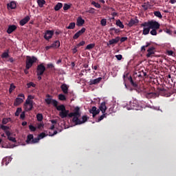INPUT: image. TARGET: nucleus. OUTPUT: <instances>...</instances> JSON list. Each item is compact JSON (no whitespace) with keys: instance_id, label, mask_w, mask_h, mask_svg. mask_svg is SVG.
I'll use <instances>...</instances> for the list:
<instances>
[{"instance_id":"f257e3e1","label":"nucleus","mask_w":176,"mask_h":176,"mask_svg":"<svg viewBox=\"0 0 176 176\" xmlns=\"http://www.w3.org/2000/svg\"><path fill=\"white\" fill-rule=\"evenodd\" d=\"M158 25L156 22H153V20L144 22L140 25V27L143 28V35H148L151 32V28H157Z\"/></svg>"},{"instance_id":"f03ea898","label":"nucleus","mask_w":176,"mask_h":176,"mask_svg":"<svg viewBox=\"0 0 176 176\" xmlns=\"http://www.w3.org/2000/svg\"><path fill=\"white\" fill-rule=\"evenodd\" d=\"M36 61H38V58H36V57L27 56L26 61H25L26 69H30V68H31V67H32V65H34V64H35V63H36Z\"/></svg>"},{"instance_id":"7ed1b4c3","label":"nucleus","mask_w":176,"mask_h":176,"mask_svg":"<svg viewBox=\"0 0 176 176\" xmlns=\"http://www.w3.org/2000/svg\"><path fill=\"white\" fill-rule=\"evenodd\" d=\"M58 111H60L59 116L60 118H61V119H64L68 117L69 110H66L65 106L64 104L59 105V107H58Z\"/></svg>"},{"instance_id":"20e7f679","label":"nucleus","mask_w":176,"mask_h":176,"mask_svg":"<svg viewBox=\"0 0 176 176\" xmlns=\"http://www.w3.org/2000/svg\"><path fill=\"white\" fill-rule=\"evenodd\" d=\"M46 97L47 98L45 100L46 104H47V105H50V104H52V105H53V107H54L58 110V108L60 107L58 106V101L51 98L52 96L50 94H47Z\"/></svg>"},{"instance_id":"39448f33","label":"nucleus","mask_w":176,"mask_h":176,"mask_svg":"<svg viewBox=\"0 0 176 176\" xmlns=\"http://www.w3.org/2000/svg\"><path fill=\"white\" fill-rule=\"evenodd\" d=\"M128 80L130 82L131 86H133L134 89L130 87V86L127 85V84L124 82V86L126 89H127V90H130V91H133V90H137V89H138V84L137 83V82H134V80H133V77H131V76L128 77Z\"/></svg>"},{"instance_id":"423d86ee","label":"nucleus","mask_w":176,"mask_h":176,"mask_svg":"<svg viewBox=\"0 0 176 176\" xmlns=\"http://www.w3.org/2000/svg\"><path fill=\"white\" fill-rule=\"evenodd\" d=\"M88 119H89V117H87V116H83L82 117V120H80L79 118H75L72 119V122L73 123H75L76 126H78V124H83V123H86Z\"/></svg>"},{"instance_id":"0eeeda50","label":"nucleus","mask_w":176,"mask_h":176,"mask_svg":"<svg viewBox=\"0 0 176 176\" xmlns=\"http://www.w3.org/2000/svg\"><path fill=\"white\" fill-rule=\"evenodd\" d=\"M24 100H25V96H24V94H19L18 98H16L14 100V107H19L20 104H22Z\"/></svg>"},{"instance_id":"6e6552de","label":"nucleus","mask_w":176,"mask_h":176,"mask_svg":"<svg viewBox=\"0 0 176 176\" xmlns=\"http://www.w3.org/2000/svg\"><path fill=\"white\" fill-rule=\"evenodd\" d=\"M45 71H46V67L43 65V63L37 65L36 68V75L37 76H42L43 74H45Z\"/></svg>"},{"instance_id":"1a4fd4ad","label":"nucleus","mask_w":176,"mask_h":176,"mask_svg":"<svg viewBox=\"0 0 176 176\" xmlns=\"http://www.w3.org/2000/svg\"><path fill=\"white\" fill-rule=\"evenodd\" d=\"M34 104H35L34 102H30L28 100L25 101L23 104V108L25 112H30V111H32L34 108Z\"/></svg>"},{"instance_id":"9d476101","label":"nucleus","mask_w":176,"mask_h":176,"mask_svg":"<svg viewBox=\"0 0 176 176\" xmlns=\"http://www.w3.org/2000/svg\"><path fill=\"white\" fill-rule=\"evenodd\" d=\"M26 142L28 144H36L39 142V138H34V135L30 134L27 137Z\"/></svg>"},{"instance_id":"9b49d317","label":"nucleus","mask_w":176,"mask_h":176,"mask_svg":"<svg viewBox=\"0 0 176 176\" xmlns=\"http://www.w3.org/2000/svg\"><path fill=\"white\" fill-rule=\"evenodd\" d=\"M127 109L129 110L133 109L135 111H138L140 109V106L138 105V103H137V101L133 100V102H129V107H128Z\"/></svg>"},{"instance_id":"f8f14e48","label":"nucleus","mask_w":176,"mask_h":176,"mask_svg":"<svg viewBox=\"0 0 176 176\" xmlns=\"http://www.w3.org/2000/svg\"><path fill=\"white\" fill-rule=\"evenodd\" d=\"M53 35H54V30H46L43 38L45 41H49L53 38Z\"/></svg>"},{"instance_id":"ddd939ff","label":"nucleus","mask_w":176,"mask_h":176,"mask_svg":"<svg viewBox=\"0 0 176 176\" xmlns=\"http://www.w3.org/2000/svg\"><path fill=\"white\" fill-rule=\"evenodd\" d=\"M145 97L148 100L151 98H156V97H159V94L157 92H145Z\"/></svg>"},{"instance_id":"4468645a","label":"nucleus","mask_w":176,"mask_h":176,"mask_svg":"<svg viewBox=\"0 0 176 176\" xmlns=\"http://www.w3.org/2000/svg\"><path fill=\"white\" fill-rule=\"evenodd\" d=\"M153 23H156L157 24L158 28H151V30H151L150 34H151V35L156 36V35H157V30H159L160 28V23H159V22H157L156 21H153Z\"/></svg>"},{"instance_id":"2eb2a0df","label":"nucleus","mask_w":176,"mask_h":176,"mask_svg":"<svg viewBox=\"0 0 176 176\" xmlns=\"http://www.w3.org/2000/svg\"><path fill=\"white\" fill-rule=\"evenodd\" d=\"M89 113H92L93 118H96V116L100 113V109H97V107L94 106L91 109H89Z\"/></svg>"},{"instance_id":"dca6fc26","label":"nucleus","mask_w":176,"mask_h":176,"mask_svg":"<svg viewBox=\"0 0 176 176\" xmlns=\"http://www.w3.org/2000/svg\"><path fill=\"white\" fill-rule=\"evenodd\" d=\"M120 41V37L117 36L115 38H113L111 40H109L107 43V46H112V45H116Z\"/></svg>"},{"instance_id":"f3484780","label":"nucleus","mask_w":176,"mask_h":176,"mask_svg":"<svg viewBox=\"0 0 176 176\" xmlns=\"http://www.w3.org/2000/svg\"><path fill=\"white\" fill-rule=\"evenodd\" d=\"M85 32H86V28H82L80 30H79L78 32H77L73 36V39H78V38H79V36H80V35L85 34Z\"/></svg>"},{"instance_id":"a211bd4d","label":"nucleus","mask_w":176,"mask_h":176,"mask_svg":"<svg viewBox=\"0 0 176 176\" xmlns=\"http://www.w3.org/2000/svg\"><path fill=\"white\" fill-rule=\"evenodd\" d=\"M155 47H151L148 49L147 54H146V58H149L151 57H153V55L155 54Z\"/></svg>"},{"instance_id":"6ab92c4d","label":"nucleus","mask_w":176,"mask_h":176,"mask_svg":"<svg viewBox=\"0 0 176 176\" xmlns=\"http://www.w3.org/2000/svg\"><path fill=\"white\" fill-rule=\"evenodd\" d=\"M74 117L73 119H75V118H80V108L79 107H76L74 109Z\"/></svg>"},{"instance_id":"aec40b11","label":"nucleus","mask_w":176,"mask_h":176,"mask_svg":"<svg viewBox=\"0 0 176 176\" xmlns=\"http://www.w3.org/2000/svg\"><path fill=\"white\" fill-rule=\"evenodd\" d=\"M107 109V102H102L99 106V111H102V113H105Z\"/></svg>"},{"instance_id":"412c9836","label":"nucleus","mask_w":176,"mask_h":176,"mask_svg":"<svg viewBox=\"0 0 176 176\" xmlns=\"http://www.w3.org/2000/svg\"><path fill=\"white\" fill-rule=\"evenodd\" d=\"M76 25L77 27H82L83 24H85V19H82V16H80L76 19Z\"/></svg>"},{"instance_id":"4be33fe9","label":"nucleus","mask_w":176,"mask_h":176,"mask_svg":"<svg viewBox=\"0 0 176 176\" xmlns=\"http://www.w3.org/2000/svg\"><path fill=\"white\" fill-rule=\"evenodd\" d=\"M138 23H140V21L138 19H131L128 25L129 27H133V25H137V24H138Z\"/></svg>"},{"instance_id":"5701e85b","label":"nucleus","mask_w":176,"mask_h":176,"mask_svg":"<svg viewBox=\"0 0 176 176\" xmlns=\"http://www.w3.org/2000/svg\"><path fill=\"white\" fill-rule=\"evenodd\" d=\"M101 80H102V78H101V77H99L96 79L90 80L89 85H90V86H91L93 85H98V83H100L101 82Z\"/></svg>"},{"instance_id":"b1692460","label":"nucleus","mask_w":176,"mask_h":176,"mask_svg":"<svg viewBox=\"0 0 176 176\" xmlns=\"http://www.w3.org/2000/svg\"><path fill=\"white\" fill-rule=\"evenodd\" d=\"M17 30V26L16 25H10L7 30L8 34H12L14 31H16Z\"/></svg>"},{"instance_id":"393cba45","label":"nucleus","mask_w":176,"mask_h":176,"mask_svg":"<svg viewBox=\"0 0 176 176\" xmlns=\"http://www.w3.org/2000/svg\"><path fill=\"white\" fill-rule=\"evenodd\" d=\"M30 20V17L28 16H25L24 19H21L19 22L20 25H25Z\"/></svg>"},{"instance_id":"a878e982","label":"nucleus","mask_w":176,"mask_h":176,"mask_svg":"<svg viewBox=\"0 0 176 176\" xmlns=\"http://www.w3.org/2000/svg\"><path fill=\"white\" fill-rule=\"evenodd\" d=\"M60 89L64 93V94H68V86H67L66 84H63L60 86Z\"/></svg>"},{"instance_id":"bb28decb","label":"nucleus","mask_w":176,"mask_h":176,"mask_svg":"<svg viewBox=\"0 0 176 176\" xmlns=\"http://www.w3.org/2000/svg\"><path fill=\"white\" fill-rule=\"evenodd\" d=\"M7 6L8 9H14L15 8H17V4H16V2L14 1H11Z\"/></svg>"},{"instance_id":"cd10ccee","label":"nucleus","mask_w":176,"mask_h":176,"mask_svg":"<svg viewBox=\"0 0 176 176\" xmlns=\"http://www.w3.org/2000/svg\"><path fill=\"white\" fill-rule=\"evenodd\" d=\"M61 8H63V3H58L55 7H54V10L56 12H58V10H60V9H61Z\"/></svg>"},{"instance_id":"c85d7f7f","label":"nucleus","mask_w":176,"mask_h":176,"mask_svg":"<svg viewBox=\"0 0 176 176\" xmlns=\"http://www.w3.org/2000/svg\"><path fill=\"white\" fill-rule=\"evenodd\" d=\"M153 14L155 16V17H158V19H163V15H162L160 11H155Z\"/></svg>"},{"instance_id":"c756f323","label":"nucleus","mask_w":176,"mask_h":176,"mask_svg":"<svg viewBox=\"0 0 176 176\" xmlns=\"http://www.w3.org/2000/svg\"><path fill=\"white\" fill-rule=\"evenodd\" d=\"M95 47H96V44L95 43L89 44L85 47V50H91V49H94Z\"/></svg>"},{"instance_id":"7c9ffc66","label":"nucleus","mask_w":176,"mask_h":176,"mask_svg":"<svg viewBox=\"0 0 176 176\" xmlns=\"http://www.w3.org/2000/svg\"><path fill=\"white\" fill-rule=\"evenodd\" d=\"M75 25H76V24L74 22H72L67 27H66V28L67 30H74L75 28Z\"/></svg>"},{"instance_id":"2f4dec72","label":"nucleus","mask_w":176,"mask_h":176,"mask_svg":"<svg viewBox=\"0 0 176 176\" xmlns=\"http://www.w3.org/2000/svg\"><path fill=\"white\" fill-rule=\"evenodd\" d=\"M37 3L39 8H43V6L45 3H46V1L45 0H37Z\"/></svg>"},{"instance_id":"473e14b6","label":"nucleus","mask_w":176,"mask_h":176,"mask_svg":"<svg viewBox=\"0 0 176 176\" xmlns=\"http://www.w3.org/2000/svg\"><path fill=\"white\" fill-rule=\"evenodd\" d=\"M9 162H10V157L3 158L2 161V164L3 165L6 164V166H8V164H9Z\"/></svg>"},{"instance_id":"72a5a7b5","label":"nucleus","mask_w":176,"mask_h":176,"mask_svg":"<svg viewBox=\"0 0 176 176\" xmlns=\"http://www.w3.org/2000/svg\"><path fill=\"white\" fill-rule=\"evenodd\" d=\"M52 47L58 48L60 47V41L57 40L54 42V43L52 44Z\"/></svg>"},{"instance_id":"f704fd0d","label":"nucleus","mask_w":176,"mask_h":176,"mask_svg":"<svg viewBox=\"0 0 176 176\" xmlns=\"http://www.w3.org/2000/svg\"><path fill=\"white\" fill-rule=\"evenodd\" d=\"M116 24L118 27H120V28H124V25H123V23L119 19L116 21Z\"/></svg>"},{"instance_id":"c9c22d12","label":"nucleus","mask_w":176,"mask_h":176,"mask_svg":"<svg viewBox=\"0 0 176 176\" xmlns=\"http://www.w3.org/2000/svg\"><path fill=\"white\" fill-rule=\"evenodd\" d=\"M36 119L38 122H42V120H43V115H42V113H38L36 115Z\"/></svg>"},{"instance_id":"e433bc0d","label":"nucleus","mask_w":176,"mask_h":176,"mask_svg":"<svg viewBox=\"0 0 176 176\" xmlns=\"http://www.w3.org/2000/svg\"><path fill=\"white\" fill-rule=\"evenodd\" d=\"M35 98V97L32 95H29L28 96V98L25 100V101H29V102H34V100Z\"/></svg>"},{"instance_id":"4c0bfd02","label":"nucleus","mask_w":176,"mask_h":176,"mask_svg":"<svg viewBox=\"0 0 176 176\" xmlns=\"http://www.w3.org/2000/svg\"><path fill=\"white\" fill-rule=\"evenodd\" d=\"M149 46H151V43H146V45L142 46L141 52H145V50H146L145 47H149Z\"/></svg>"},{"instance_id":"58836bf2","label":"nucleus","mask_w":176,"mask_h":176,"mask_svg":"<svg viewBox=\"0 0 176 176\" xmlns=\"http://www.w3.org/2000/svg\"><path fill=\"white\" fill-rule=\"evenodd\" d=\"M14 89H16V86L14 83H11L9 89V93H12L13 91H14Z\"/></svg>"},{"instance_id":"ea45409f","label":"nucleus","mask_w":176,"mask_h":176,"mask_svg":"<svg viewBox=\"0 0 176 176\" xmlns=\"http://www.w3.org/2000/svg\"><path fill=\"white\" fill-rule=\"evenodd\" d=\"M21 111H23L21 107H18L16 109V112H15V116H19L20 115V113H21Z\"/></svg>"},{"instance_id":"a19ab883","label":"nucleus","mask_w":176,"mask_h":176,"mask_svg":"<svg viewBox=\"0 0 176 176\" xmlns=\"http://www.w3.org/2000/svg\"><path fill=\"white\" fill-rule=\"evenodd\" d=\"M0 128L1 129V130H3L4 133L8 131V130H9V129H10L9 126H5V125H1Z\"/></svg>"},{"instance_id":"79ce46f5","label":"nucleus","mask_w":176,"mask_h":176,"mask_svg":"<svg viewBox=\"0 0 176 176\" xmlns=\"http://www.w3.org/2000/svg\"><path fill=\"white\" fill-rule=\"evenodd\" d=\"M58 99L60 101H65V100H67V98H65V95H64V94H59L58 95Z\"/></svg>"},{"instance_id":"37998d69","label":"nucleus","mask_w":176,"mask_h":176,"mask_svg":"<svg viewBox=\"0 0 176 176\" xmlns=\"http://www.w3.org/2000/svg\"><path fill=\"white\" fill-rule=\"evenodd\" d=\"M27 86H28V89H30V87H36V85H35V83H34L33 82H30L27 84Z\"/></svg>"},{"instance_id":"c03bdc74","label":"nucleus","mask_w":176,"mask_h":176,"mask_svg":"<svg viewBox=\"0 0 176 176\" xmlns=\"http://www.w3.org/2000/svg\"><path fill=\"white\" fill-rule=\"evenodd\" d=\"M104 118H107V113H103L102 116H100L98 118L97 122H101V120H102L104 119Z\"/></svg>"},{"instance_id":"a18cd8bd","label":"nucleus","mask_w":176,"mask_h":176,"mask_svg":"<svg viewBox=\"0 0 176 176\" xmlns=\"http://www.w3.org/2000/svg\"><path fill=\"white\" fill-rule=\"evenodd\" d=\"M86 13H91V14H94V13H96V9H94L93 8H90L89 9V10L86 11Z\"/></svg>"},{"instance_id":"49530a36","label":"nucleus","mask_w":176,"mask_h":176,"mask_svg":"<svg viewBox=\"0 0 176 176\" xmlns=\"http://www.w3.org/2000/svg\"><path fill=\"white\" fill-rule=\"evenodd\" d=\"M100 24L102 27H105V25H107V19H103L100 21Z\"/></svg>"},{"instance_id":"de8ad7c7","label":"nucleus","mask_w":176,"mask_h":176,"mask_svg":"<svg viewBox=\"0 0 176 176\" xmlns=\"http://www.w3.org/2000/svg\"><path fill=\"white\" fill-rule=\"evenodd\" d=\"M92 5H94V6H95V8H97L98 9H100V8H101V5H100V3H96V1H92Z\"/></svg>"},{"instance_id":"09e8293b","label":"nucleus","mask_w":176,"mask_h":176,"mask_svg":"<svg viewBox=\"0 0 176 176\" xmlns=\"http://www.w3.org/2000/svg\"><path fill=\"white\" fill-rule=\"evenodd\" d=\"M86 43V42H85L84 41L80 42L78 44H77L76 46L77 48L80 47V46H85V44Z\"/></svg>"},{"instance_id":"8fccbe9b","label":"nucleus","mask_w":176,"mask_h":176,"mask_svg":"<svg viewBox=\"0 0 176 176\" xmlns=\"http://www.w3.org/2000/svg\"><path fill=\"white\" fill-rule=\"evenodd\" d=\"M71 8V6L67 4V3H65L64 6H63V10H68L69 9Z\"/></svg>"},{"instance_id":"3c124183","label":"nucleus","mask_w":176,"mask_h":176,"mask_svg":"<svg viewBox=\"0 0 176 176\" xmlns=\"http://www.w3.org/2000/svg\"><path fill=\"white\" fill-rule=\"evenodd\" d=\"M9 57V53L8 52H3L1 55L2 58H8Z\"/></svg>"},{"instance_id":"603ef678","label":"nucleus","mask_w":176,"mask_h":176,"mask_svg":"<svg viewBox=\"0 0 176 176\" xmlns=\"http://www.w3.org/2000/svg\"><path fill=\"white\" fill-rule=\"evenodd\" d=\"M9 119L10 118H3L2 120L3 124H8V123H9Z\"/></svg>"},{"instance_id":"864d4df0","label":"nucleus","mask_w":176,"mask_h":176,"mask_svg":"<svg viewBox=\"0 0 176 176\" xmlns=\"http://www.w3.org/2000/svg\"><path fill=\"white\" fill-rule=\"evenodd\" d=\"M110 31H115V33H116V34H119V32H120V30L116 29V28H111L110 29Z\"/></svg>"},{"instance_id":"5fc2aeb1","label":"nucleus","mask_w":176,"mask_h":176,"mask_svg":"<svg viewBox=\"0 0 176 176\" xmlns=\"http://www.w3.org/2000/svg\"><path fill=\"white\" fill-rule=\"evenodd\" d=\"M29 129L30 131H36V128L34 125H30Z\"/></svg>"},{"instance_id":"6e6d98bb","label":"nucleus","mask_w":176,"mask_h":176,"mask_svg":"<svg viewBox=\"0 0 176 176\" xmlns=\"http://www.w3.org/2000/svg\"><path fill=\"white\" fill-rule=\"evenodd\" d=\"M20 118H21V119H22V120H24V119H25V111H23L21 113Z\"/></svg>"},{"instance_id":"4d7b16f0","label":"nucleus","mask_w":176,"mask_h":176,"mask_svg":"<svg viewBox=\"0 0 176 176\" xmlns=\"http://www.w3.org/2000/svg\"><path fill=\"white\" fill-rule=\"evenodd\" d=\"M142 8H144V10H148V9H149V6L144 3V4L142 6Z\"/></svg>"},{"instance_id":"13d9d810","label":"nucleus","mask_w":176,"mask_h":176,"mask_svg":"<svg viewBox=\"0 0 176 176\" xmlns=\"http://www.w3.org/2000/svg\"><path fill=\"white\" fill-rule=\"evenodd\" d=\"M8 140H9V141H12V142H16V138L12 136H9Z\"/></svg>"},{"instance_id":"bf43d9fd","label":"nucleus","mask_w":176,"mask_h":176,"mask_svg":"<svg viewBox=\"0 0 176 176\" xmlns=\"http://www.w3.org/2000/svg\"><path fill=\"white\" fill-rule=\"evenodd\" d=\"M45 137H46V133H41L38 135V138L42 139V138H45Z\"/></svg>"},{"instance_id":"052dcab7","label":"nucleus","mask_w":176,"mask_h":176,"mask_svg":"<svg viewBox=\"0 0 176 176\" xmlns=\"http://www.w3.org/2000/svg\"><path fill=\"white\" fill-rule=\"evenodd\" d=\"M116 58H117V60H118V61H120V60H122V58H123V56H122V54L116 55Z\"/></svg>"},{"instance_id":"680f3d73","label":"nucleus","mask_w":176,"mask_h":176,"mask_svg":"<svg viewBox=\"0 0 176 176\" xmlns=\"http://www.w3.org/2000/svg\"><path fill=\"white\" fill-rule=\"evenodd\" d=\"M128 38L127 37H122L121 38H120V41L121 43L126 42L127 41Z\"/></svg>"},{"instance_id":"e2e57ef3","label":"nucleus","mask_w":176,"mask_h":176,"mask_svg":"<svg viewBox=\"0 0 176 176\" xmlns=\"http://www.w3.org/2000/svg\"><path fill=\"white\" fill-rule=\"evenodd\" d=\"M72 52H73V54H75L76 53L78 52V48H77L76 45L74 46V47L72 49Z\"/></svg>"},{"instance_id":"0e129e2a","label":"nucleus","mask_w":176,"mask_h":176,"mask_svg":"<svg viewBox=\"0 0 176 176\" xmlns=\"http://www.w3.org/2000/svg\"><path fill=\"white\" fill-rule=\"evenodd\" d=\"M67 116H69V118H75V114L74 112L68 113Z\"/></svg>"},{"instance_id":"69168bd1","label":"nucleus","mask_w":176,"mask_h":176,"mask_svg":"<svg viewBox=\"0 0 176 176\" xmlns=\"http://www.w3.org/2000/svg\"><path fill=\"white\" fill-rule=\"evenodd\" d=\"M58 132H57V131H54L53 133H52L51 132H49L50 134V137H53L54 135H56V134H57Z\"/></svg>"},{"instance_id":"338daca9","label":"nucleus","mask_w":176,"mask_h":176,"mask_svg":"<svg viewBox=\"0 0 176 176\" xmlns=\"http://www.w3.org/2000/svg\"><path fill=\"white\" fill-rule=\"evenodd\" d=\"M165 32L168 34V35H171L173 34V32L170 29H166Z\"/></svg>"},{"instance_id":"774afa93","label":"nucleus","mask_w":176,"mask_h":176,"mask_svg":"<svg viewBox=\"0 0 176 176\" xmlns=\"http://www.w3.org/2000/svg\"><path fill=\"white\" fill-rule=\"evenodd\" d=\"M168 56H173L174 54V52L172 50L167 51Z\"/></svg>"}]
</instances>
